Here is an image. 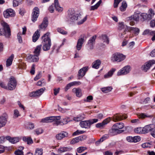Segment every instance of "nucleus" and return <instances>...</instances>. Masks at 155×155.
I'll return each instance as SVG.
<instances>
[{
	"instance_id": "nucleus-1",
	"label": "nucleus",
	"mask_w": 155,
	"mask_h": 155,
	"mask_svg": "<svg viewBox=\"0 0 155 155\" xmlns=\"http://www.w3.org/2000/svg\"><path fill=\"white\" fill-rule=\"evenodd\" d=\"M67 18L68 20L71 22L77 21L78 25L83 24L87 19V16L81 19L80 15L76 14L74 10L71 9L68 11Z\"/></svg>"
},
{
	"instance_id": "nucleus-2",
	"label": "nucleus",
	"mask_w": 155,
	"mask_h": 155,
	"mask_svg": "<svg viewBox=\"0 0 155 155\" xmlns=\"http://www.w3.org/2000/svg\"><path fill=\"white\" fill-rule=\"evenodd\" d=\"M50 35V33L48 32L42 36V38L43 39L42 48L44 51H47L50 49L51 42L49 37Z\"/></svg>"
},
{
	"instance_id": "nucleus-3",
	"label": "nucleus",
	"mask_w": 155,
	"mask_h": 155,
	"mask_svg": "<svg viewBox=\"0 0 155 155\" xmlns=\"http://www.w3.org/2000/svg\"><path fill=\"white\" fill-rule=\"evenodd\" d=\"M61 116H51L42 119L41 122L42 123H51L54 122V125H58L61 124L60 119Z\"/></svg>"
},
{
	"instance_id": "nucleus-4",
	"label": "nucleus",
	"mask_w": 155,
	"mask_h": 155,
	"mask_svg": "<svg viewBox=\"0 0 155 155\" xmlns=\"http://www.w3.org/2000/svg\"><path fill=\"white\" fill-rule=\"evenodd\" d=\"M1 23L3 27V28L0 29V36L4 35L6 38L9 37L11 34L9 25L4 21H2Z\"/></svg>"
},
{
	"instance_id": "nucleus-5",
	"label": "nucleus",
	"mask_w": 155,
	"mask_h": 155,
	"mask_svg": "<svg viewBox=\"0 0 155 155\" xmlns=\"http://www.w3.org/2000/svg\"><path fill=\"white\" fill-rule=\"evenodd\" d=\"M98 119H94L82 121L80 122V125L82 128H90L91 125L97 122Z\"/></svg>"
},
{
	"instance_id": "nucleus-6",
	"label": "nucleus",
	"mask_w": 155,
	"mask_h": 155,
	"mask_svg": "<svg viewBox=\"0 0 155 155\" xmlns=\"http://www.w3.org/2000/svg\"><path fill=\"white\" fill-rule=\"evenodd\" d=\"M126 56L119 53L113 54L111 57V60L113 62H121L125 59Z\"/></svg>"
},
{
	"instance_id": "nucleus-7",
	"label": "nucleus",
	"mask_w": 155,
	"mask_h": 155,
	"mask_svg": "<svg viewBox=\"0 0 155 155\" xmlns=\"http://www.w3.org/2000/svg\"><path fill=\"white\" fill-rule=\"evenodd\" d=\"M16 81L15 78L13 77L10 78L7 85V90H13L16 87Z\"/></svg>"
},
{
	"instance_id": "nucleus-8",
	"label": "nucleus",
	"mask_w": 155,
	"mask_h": 155,
	"mask_svg": "<svg viewBox=\"0 0 155 155\" xmlns=\"http://www.w3.org/2000/svg\"><path fill=\"white\" fill-rule=\"evenodd\" d=\"M149 14L143 13L140 15L142 18L144 20H150L153 17L154 15V12L152 9H150L148 11Z\"/></svg>"
},
{
	"instance_id": "nucleus-9",
	"label": "nucleus",
	"mask_w": 155,
	"mask_h": 155,
	"mask_svg": "<svg viewBox=\"0 0 155 155\" xmlns=\"http://www.w3.org/2000/svg\"><path fill=\"white\" fill-rule=\"evenodd\" d=\"M111 118V120L116 122L122 120L127 117L126 115H123L122 114H117L113 115L112 117H110Z\"/></svg>"
},
{
	"instance_id": "nucleus-10",
	"label": "nucleus",
	"mask_w": 155,
	"mask_h": 155,
	"mask_svg": "<svg viewBox=\"0 0 155 155\" xmlns=\"http://www.w3.org/2000/svg\"><path fill=\"white\" fill-rule=\"evenodd\" d=\"M130 67L129 66H125L118 72L117 75L120 76L127 74L130 72Z\"/></svg>"
},
{
	"instance_id": "nucleus-11",
	"label": "nucleus",
	"mask_w": 155,
	"mask_h": 155,
	"mask_svg": "<svg viewBox=\"0 0 155 155\" xmlns=\"http://www.w3.org/2000/svg\"><path fill=\"white\" fill-rule=\"evenodd\" d=\"M111 120V118L110 117L107 118L101 122L98 123L96 125V127L101 129L104 128L105 126Z\"/></svg>"
},
{
	"instance_id": "nucleus-12",
	"label": "nucleus",
	"mask_w": 155,
	"mask_h": 155,
	"mask_svg": "<svg viewBox=\"0 0 155 155\" xmlns=\"http://www.w3.org/2000/svg\"><path fill=\"white\" fill-rule=\"evenodd\" d=\"M15 14V12L11 8L8 9L3 12V15L6 18H8L10 17H13Z\"/></svg>"
},
{
	"instance_id": "nucleus-13",
	"label": "nucleus",
	"mask_w": 155,
	"mask_h": 155,
	"mask_svg": "<svg viewBox=\"0 0 155 155\" xmlns=\"http://www.w3.org/2000/svg\"><path fill=\"white\" fill-rule=\"evenodd\" d=\"M39 14V8L37 7H35L33 10V12L32 15V21L35 22L36 21L38 18Z\"/></svg>"
},
{
	"instance_id": "nucleus-14",
	"label": "nucleus",
	"mask_w": 155,
	"mask_h": 155,
	"mask_svg": "<svg viewBox=\"0 0 155 155\" xmlns=\"http://www.w3.org/2000/svg\"><path fill=\"white\" fill-rule=\"evenodd\" d=\"M155 63V61L153 60L149 61L146 63L142 67V69L144 71L146 72L152 65Z\"/></svg>"
},
{
	"instance_id": "nucleus-15",
	"label": "nucleus",
	"mask_w": 155,
	"mask_h": 155,
	"mask_svg": "<svg viewBox=\"0 0 155 155\" xmlns=\"http://www.w3.org/2000/svg\"><path fill=\"white\" fill-rule=\"evenodd\" d=\"M7 118L8 115L6 113L3 114L2 116H0V128L5 125Z\"/></svg>"
},
{
	"instance_id": "nucleus-16",
	"label": "nucleus",
	"mask_w": 155,
	"mask_h": 155,
	"mask_svg": "<svg viewBox=\"0 0 155 155\" xmlns=\"http://www.w3.org/2000/svg\"><path fill=\"white\" fill-rule=\"evenodd\" d=\"M155 128V125L153 124H150L144 126L143 127L144 134L147 133L153 130Z\"/></svg>"
},
{
	"instance_id": "nucleus-17",
	"label": "nucleus",
	"mask_w": 155,
	"mask_h": 155,
	"mask_svg": "<svg viewBox=\"0 0 155 155\" xmlns=\"http://www.w3.org/2000/svg\"><path fill=\"white\" fill-rule=\"evenodd\" d=\"M127 29L129 31H132V32L135 35H137L139 33L140 29L136 27L128 26L127 27Z\"/></svg>"
},
{
	"instance_id": "nucleus-18",
	"label": "nucleus",
	"mask_w": 155,
	"mask_h": 155,
	"mask_svg": "<svg viewBox=\"0 0 155 155\" xmlns=\"http://www.w3.org/2000/svg\"><path fill=\"white\" fill-rule=\"evenodd\" d=\"M5 139L10 143L13 144L16 143L19 141V138L18 137H12L10 136H8L5 137Z\"/></svg>"
},
{
	"instance_id": "nucleus-19",
	"label": "nucleus",
	"mask_w": 155,
	"mask_h": 155,
	"mask_svg": "<svg viewBox=\"0 0 155 155\" xmlns=\"http://www.w3.org/2000/svg\"><path fill=\"white\" fill-rule=\"evenodd\" d=\"M88 68L87 67H84L80 69L78 71V76L81 77H83L88 70Z\"/></svg>"
},
{
	"instance_id": "nucleus-20",
	"label": "nucleus",
	"mask_w": 155,
	"mask_h": 155,
	"mask_svg": "<svg viewBox=\"0 0 155 155\" xmlns=\"http://www.w3.org/2000/svg\"><path fill=\"white\" fill-rule=\"evenodd\" d=\"M68 134L65 132H63L57 134L56 136V139L58 140H61L63 138L67 137Z\"/></svg>"
},
{
	"instance_id": "nucleus-21",
	"label": "nucleus",
	"mask_w": 155,
	"mask_h": 155,
	"mask_svg": "<svg viewBox=\"0 0 155 155\" xmlns=\"http://www.w3.org/2000/svg\"><path fill=\"white\" fill-rule=\"evenodd\" d=\"M81 84V83L79 81H74L71 82L70 83L68 84L66 86L65 88V91H67L71 86L74 85H79Z\"/></svg>"
},
{
	"instance_id": "nucleus-22",
	"label": "nucleus",
	"mask_w": 155,
	"mask_h": 155,
	"mask_svg": "<svg viewBox=\"0 0 155 155\" xmlns=\"http://www.w3.org/2000/svg\"><path fill=\"white\" fill-rule=\"evenodd\" d=\"M72 91L75 93L77 97H80L82 95L81 90L79 88H74L72 89Z\"/></svg>"
},
{
	"instance_id": "nucleus-23",
	"label": "nucleus",
	"mask_w": 155,
	"mask_h": 155,
	"mask_svg": "<svg viewBox=\"0 0 155 155\" xmlns=\"http://www.w3.org/2000/svg\"><path fill=\"white\" fill-rule=\"evenodd\" d=\"M84 41V38H81L78 39L76 45V48L79 51L81 49Z\"/></svg>"
},
{
	"instance_id": "nucleus-24",
	"label": "nucleus",
	"mask_w": 155,
	"mask_h": 155,
	"mask_svg": "<svg viewBox=\"0 0 155 155\" xmlns=\"http://www.w3.org/2000/svg\"><path fill=\"white\" fill-rule=\"evenodd\" d=\"M48 24V18L45 17L44 18L42 23L39 25V27L41 29L45 28L47 26Z\"/></svg>"
},
{
	"instance_id": "nucleus-25",
	"label": "nucleus",
	"mask_w": 155,
	"mask_h": 155,
	"mask_svg": "<svg viewBox=\"0 0 155 155\" xmlns=\"http://www.w3.org/2000/svg\"><path fill=\"white\" fill-rule=\"evenodd\" d=\"M40 36V32L38 30L36 31L32 36V41L34 42H35L38 39Z\"/></svg>"
},
{
	"instance_id": "nucleus-26",
	"label": "nucleus",
	"mask_w": 155,
	"mask_h": 155,
	"mask_svg": "<svg viewBox=\"0 0 155 155\" xmlns=\"http://www.w3.org/2000/svg\"><path fill=\"white\" fill-rule=\"evenodd\" d=\"M54 6L56 10L58 12H61L63 11V8L61 7L59 5L58 0H54Z\"/></svg>"
},
{
	"instance_id": "nucleus-27",
	"label": "nucleus",
	"mask_w": 155,
	"mask_h": 155,
	"mask_svg": "<svg viewBox=\"0 0 155 155\" xmlns=\"http://www.w3.org/2000/svg\"><path fill=\"white\" fill-rule=\"evenodd\" d=\"M83 136H80L73 139L71 142V143L74 144L80 141H81L83 139Z\"/></svg>"
},
{
	"instance_id": "nucleus-28",
	"label": "nucleus",
	"mask_w": 155,
	"mask_h": 155,
	"mask_svg": "<svg viewBox=\"0 0 155 155\" xmlns=\"http://www.w3.org/2000/svg\"><path fill=\"white\" fill-rule=\"evenodd\" d=\"M118 133V131L117 129L113 126L112 128L109 131L108 133L111 136L115 135L117 134Z\"/></svg>"
},
{
	"instance_id": "nucleus-29",
	"label": "nucleus",
	"mask_w": 155,
	"mask_h": 155,
	"mask_svg": "<svg viewBox=\"0 0 155 155\" xmlns=\"http://www.w3.org/2000/svg\"><path fill=\"white\" fill-rule=\"evenodd\" d=\"M38 55L35 54L34 55H31L29 57L30 58V61L31 62H35L38 61L39 60Z\"/></svg>"
},
{
	"instance_id": "nucleus-30",
	"label": "nucleus",
	"mask_w": 155,
	"mask_h": 155,
	"mask_svg": "<svg viewBox=\"0 0 155 155\" xmlns=\"http://www.w3.org/2000/svg\"><path fill=\"white\" fill-rule=\"evenodd\" d=\"M101 63V61L99 60L95 61L92 64V67L96 69H98Z\"/></svg>"
},
{
	"instance_id": "nucleus-31",
	"label": "nucleus",
	"mask_w": 155,
	"mask_h": 155,
	"mask_svg": "<svg viewBox=\"0 0 155 155\" xmlns=\"http://www.w3.org/2000/svg\"><path fill=\"white\" fill-rule=\"evenodd\" d=\"M72 149L68 147H60L58 150V152L60 153L70 151Z\"/></svg>"
},
{
	"instance_id": "nucleus-32",
	"label": "nucleus",
	"mask_w": 155,
	"mask_h": 155,
	"mask_svg": "<svg viewBox=\"0 0 155 155\" xmlns=\"http://www.w3.org/2000/svg\"><path fill=\"white\" fill-rule=\"evenodd\" d=\"M14 57V55L13 54H12L7 59L6 62V65L7 67L11 65L13 59Z\"/></svg>"
},
{
	"instance_id": "nucleus-33",
	"label": "nucleus",
	"mask_w": 155,
	"mask_h": 155,
	"mask_svg": "<svg viewBox=\"0 0 155 155\" xmlns=\"http://www.w3.org/2000/svg\"><path fill=\"white\" fill-rule=\"evenodd\" d=\"M113 126L114 127H115L119 131V129H121L124 127V124L123 123H118L114 124Z\"/></svg>"
},
{
	"instance_id": "nucleus-34",
	"label": "nucleus",
	"mask_w": 155,
	"mask_h": 155,
	"mask_svg": "<svg viewBox=\"0 0 155 155\" xmlns=\"http://www.w3.org/2000/svg\"><path fill=\"white\" fill-rule=\"evenodd\" d=\"M41 47L42 46L41 45L37 46L34 51V54L39 56L41 50Z\"/></svg>"
},
{
	"instance_id": "nucleus-35",
	"label": "nucleus",
	"mask_w": 155,
	"mask_h": 155,
	"mask_svg": "<svg viewBox=\"0 0 155 155\" xmlns=\"http://www.w3.org/2000/svg\"><path fill=\"white\" fill-rule=\"evenodd\" d=\"M23 140L24 141L27 142V144H31L33 143L31 137H23Z\"/></svg>"
},
{
	"instance_id": "nucleus-36",
	"label": "nucleus",
	"mask_w": 155,
	"mask_h": 155,
	"mask_svg": "<svg viewBox=\"0 0 155 155\" xmlns=\"http://www.w3.org/2000/svg\"><path fill=\"white\" fill-rule=\"evenodd\" d=\"M138 117L139 118L142 119H143L146 117H152V115H150L144 113H141L138 115Z\"/></svg>"
},
{
	"instance_id": "nucleus-37",
	"label": "nucleus",
	"mask_w": 155,
	"mask_h": 155,
	"mask_svg": "<svg viewBox=\"0 0 155 155\" xmlns=\"http://www.w3.org/2000/svg\"><path fill=\"white\" fill-rule=\"evenodd\" d=\"M112 89L111 87H104L101 88V91L105 93H107L110 91Z\"/></svg>"
},
{
	"instance_id": "nucleus-38",
	"label": "nucleus",
	"mask_w": 155,
	"mask_h": 155,
	"mask_svg": "<svg viewBox=\"0 0 155 155\" xmlns=\"http://www.w3.org/2000/svg\"><path fill=\"white\" fill-rule=\"evenodd\" d=\"M134 131L135 133L139 134H144L143 128L137 127L134 129Z\"/></svg>"
},
{
	"instance_id": "nucleus-39",
	"label": "nucleus",
	"mask_w": 155,
	"mask_h": 155,
	"mask_svg": "<svg viewBox=\"0 0 155 155\" xmlns=\"http://www.w3.org/2000/svg\"><path fill=\"white\" fill-rule=\"evenodd\" d=\"M101 2L102 1L101 0H100L96 4L91 7L90 10L91 11L97 9L100 5Z\"/></svg>"
},
{
	"instance_id": "nucleus-40",
	"label": "nucleus",
	"mask_w": 155,
	"mask_h": 155,
	"mask_svg": "<svg viewBox=\"0 0 155 155\" xmlns=\"http://www.w3.org/2000/svg\"><path fill=\"white\" fill-rule=\"evenodd\" d=\"M45 90V88L43 87L40 89H38L35 91L37 97H38L42 94Z\"/></svg>"
},
{
	"instance_id": "nucleus-41",
	"label": "nucleus",
	"mask_w": 155,
	"mask_h": 155,
	"mask_svg": "<svg viewBox=\"0 0 155 155\" xmlns=\"http://www.w3.org/2000/svg\"><path fill=\"white\" fill-rule=\"evenodd\" d=\"M127 7V5L125 1L123 2L122 3L121 6L120 7V9L122 12L125 11Z\"/></svg>"
},
{
	"instance_id": "nucleus-42",
	"label": "nucleus",
	"mask_w": 155,
	"mask_h": 155,
	"mask_svg": "<svg viewBox=\"0 0 155 155\" xmlns=\"http://www.w3.org/2000/svg\"><path fill=\"white\" fill-rule=\"evenodd\" d=\"M96 37V36H93L89 40L88 44L91 47L92 46L93 44L94 43Z\"/></svg>"
},
{
	"instance_id": "nucleus-43",
	"label": "nucleus",
	"mask_w": 155,
	"mask_h": 155,
	"mask_svg": "<svg viewBox=\"0 0 155 155\" xmlns=\"http://www.w3.org/2000/svg\"><path fill=\"white\" fill-rule=\"evenodd\" d=\"M102 39L104 42L107 44H109V41L107 35H103L102 36Z\"/></svg>"
},
{
	"instance_id": "nucleus-44",
	"label": "nucleus",
	"mask_w": 155,
	"mask_h": 155,
	"mask_svg": "<svg viewBox=\"0 0 155 155\" xmlns=\"http://www.w3.org/2000/svg\"><path fill=\"white\" fill-rule=\"evenodd\" d=\"M133 16V21H137L139 20L140 16V15L139 13L135 12Z\"/></svg>"
},
{
	"instance_id": "nucleus-45",
	"label": "nucleus",
	"mask_w": 155,
	"mask_h": 155,
	"mask_svg": "<svg viewBox=\"0 0 155 155\" xmlns=\"http://www.w3.org/2000/svg\"><path fill=\"white\" fill-rule=\"evenodd\" d=\"M22 2V0H13V5L14 7H16L19 5L21 4Z\"/></svg>"
},
{
	"instance_id": "nucleus-46",
	"label": "nucleus",
	"mask_w": 155,
	"mask_h": 155,
	"mask_svg": "<svg viewBox=\"0 0 155 155\" xmlns=\"http://www.w3.org/2000/svg\"><path fill=\"white\" fill-rule=\"evenodd\" d=\"M13 112L14 114L13 117L14 118H16L18 117L19 116H20L21 115L20 114L19 112L17 109H15L14 110Z\"/></svg>"
},
{
	"instance_id": "nucleus-47",
	"label": "nucleus",
	"mask_w": 155,
	"mask_h": 155,
	"mask_svg": "<svg viewBox=\"0 0 155 155\" xmlns=\"http://www.w3.org/2000/svg\"><path fill=\"white\" fill-rule=\"evenodd\" d=\"M43 149L42 148H36L35 150V155H42Z\"/></svg>"
},
{
	"instance_id": "nucleus-48",
	"label": "nucleus",
	"mask_w": 155,
	"mask_h": 155,
	"mask_svg": "<svg viewBox=\"0 0 155 155\" xmlns=\"http://www.w3.org/2000/svg\"><path fill=\"white\" fill-rule=\"evenodd\" d=\"M87 149V148L86 147H80L77 149V150L78 153H81Z\"/></svg>"
},
{
	"instance_id": "nucleus-49",
	"label": "nucleus",
	"mask_w": 155,
	"mask_h": 155,
	"mask_svg": "<svg viewBox=\"0 0 155 155\" xmlns=\"http://www.w3.org/2000/svg\"><path fill=\"white\" fill-rule=\"evenodd\" d=\"M141 146L143 148H150L152 146V144L149 143H145L142 144Z\"/></svg>"
},
{
	"instance_id": "nucleus-50",
	"label": "nucleus",
	"mask_w": 155,
	"mask_h": 155,
	"mask_svg": "<svg viewBox=\"0 0 155 155\" xmlns=\"http://www.w3.org/2000/svg\"><path fill=\"white\" fill-rule=\"evenodd\" d=\"M127 25H125L123 22H120L118 24V28L119 29L121 30L124 28L128 27Z\"/></svg>"
},
{
	"instance_id": "nucleus-51",
	"label": "nucleus",
	"mask_w": 155,
	"mask_h": 155,
	"mask_svg": "<svg viewBox=\"0 0 155 155\" xmlns=\"http://www.w3.org/2000/svg\"><path fill=\"white\" fill-rule=\"evenodd\" d=\"M153 31H151L148 29L145 30L143 33V35H151L152 34V32Z\"/></svg>"
},
{
	"instance_id": "nucleus-52",
	"label": "nucleus",
	"mask_w": 155,
	"mask_h": 155,
	"mask_svg": "<svg viewBox=\"0 0 155 155\" xmlns=\"http://www.w3.org/2000/svg\"><path fill=\"white\" fill-rule=\"evenodd\" d=\"M71 121V120L70 119V118L69 117H65V118H63V121L62 122H61V125H62V124H67L68 122H70Z\"/></svg>"
},
{
	"instance_id": "nucleus-53",
	"label": "nucleus",
	"mask_w": 155,
	"mask_h": 155,
	"mask_svg": "<svg viewBox=\"0 0 155 155\" xmlns=\"http://www.w3.org/2000/svg\"><path fill=\"white\" fill-rule=\"evenodd\" d=\"M17 39H18L19 42L20 43H21L23 42L22 38L21 37V32H19L17 34Z\"/></svg>"
},
{
	"instance_id": "nucleus-54",
	"label": "nucleus",
	"mask_w": 155,
	"mask_h": 155,
	"mask_svg": "<svg viewBox=\"0 0 155 155\" xmlns=\"http://www.w3.org/2000/svg\"><path fill=\"white\" fill-rule=\"evenodd\" d=\"M37 85L39 86H44L45 85V81L42 80L41 81H39L37 83Z\"/></svg>"
},
{
	"instance_id": "nucleus-55",
	"label": "nucleus",
	"mask_w": 155,
	"mask_h": 155,
	"mask_svg": "<svg viewBox=\"0 0 155 155\" xmlns=\"http://www.w3.org/2000/svg\"><path fill=\"white\" fill-rule=\"evenodd\" d=\"M141 140V138L139 136H135L133 137V142L137 143Z\"/></svg>"
},
{
	"instance_id": "nucleus-56",
	"label": "nucleus",
	"mask_w": 155,
	"mask_h": 155,
	"mask_svg": "<svg viewBox=\"0 0 155 155\" xmlns=\"http://www.w3.org/2000/svg\"><path fill=\"white\" fill-rule=\"evenodd\" d=\"M84 132L82 130H77L76 131L73 133L72 135L74 136L78 135L80 134H83Z\"/></svg>"
},
{
	"instance_id": "nucleus-57",
	"label": "nucleus",
	"mask_w": 155,
	"mask_h": 155,
	"mask_svg": "<svg viewBox=\"0 0 155 155\" xmlns=\"http://www.w3.org/2000/svg\"><path fill=\"white\" fill-rule=\"evenodd\" d=\"M57 31L58 32L63 35H66L67 33L66 31H64L62 29L60 28H58Z\"/></svg>"
},
{
	"instance_id": "nucleus-58",
	"label": "nucleus",
	"mask_w": 155,
	"mask_h": 155,
	"mask_svg": "<svg viewBox=\"0 0 155 155\" xmlns=\"http://www.w3.org/2000/svg\"><path fill=\"white\" fill-rule=\"evenodd\" d=\"M83 119V117H82L81 115H79L77 117H74V120L76 121H79L82 119Z\"/></svg>"
},
{
	"instance_id": "nucleus-59",
	"label": "nucleus",
	"mask_w": 155,
	"mask_h": 155,
	"mask_svg": "<svg viewBox=\"0 0 155 155\" xmlns=\"http://www.w3.org/2000/svg\"><path fill=\"white\" fill-rule=\"evenodd\" d=\"M15 155H23V152L21 150H20L18 149L15 151Z\"/></svg>"
},
{
	"instance_id": "nucleus-60",
	"label": "nucleus",
	"mask_w": 155,
	"mask_h": 155,
	"mask_svg": "<svg viewBox=\"0 0 155 155\" xmlns=\"http://www.w3.org/2000/svg\"><path fill=\"white\" fill-rule=\"evenodd\" d=\"M122 0H114V8H117L120 2Z\"/></svg>"
},
{
	"instance_id": "nucleus-61",
	"label": "nucleus",
	"mask_w": 155,
	"mask_h": 155,
	"mask_svg": "<svg viewBox=\"0 0 155 155\" xmlns=\"http://www.w3.org/2000/svg\"><path fill=\"white\" fill-rule=\"evenodd\" d=\"M42 76V73L41 72H40L34 78L35 81H37L38 79H40Z\"/></svg>"
},
{
	"instance_id": "nucleus-62",
	"label": "nucleus",
	"mask_w": 155,
	"mask_h": 155,
	"mask_svg": "<svg viewBox=\"0 0 155 155\" xmlns=\"http://www.w3.org/2000/svg\"><path fill=\"white\" fill-rule=\"evenodd\" d=\"M0 86L2 87L7 89V85H6L4 82H1L0 83Z\"/></svg>"
},
{
	"instance_id": "nucleus-63",
	"label": "nucleus",
	"mask_w": 155,
	"mask_h": 155,
	"mask_svg": "<svg viewBox=\"0 0 155 155\" xmlns=\"http://www.w3.org/2000/svg\"><path fill=\"white\" fill-rule=\"evenodd\" d=\"M35 132L37 135H39L42 133L43 132V130L41 128H39L36 129L35 130Z\"/></svg>"
},
{
	"instance_id": "nucleus-64",
	"label": "nucleus",
	"mask_w": 155,
	"mask_h": 155,
	"mask_svg": "<svg viewBox=\"0 0 155 155\" xmlns=\"http://www.w3.org/2000/svg\"><path fill=\"white\" fill-rule=\"evenodd\" d=\"M93 99L92 96L91 95L87 97L86 100H85V101L87 102H90Z\"/></svg>"
}]
</instances>
